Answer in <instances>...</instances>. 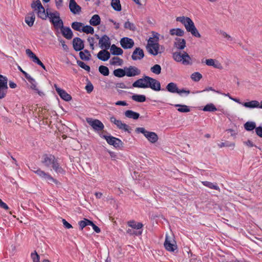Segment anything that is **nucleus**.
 <instances>
[{"label": "nucleus", "instance_id": "nucleus-1", "mask_svg": "<svg viewBox=\"0 0 262 262\" xmlns=\"http://www.w3.org/2000/svg\"><path fill=\"white\" fill-rule=\"evenodd\" d=\"M41 163L45 167L53 170L57 174L66 173V170L61 167L58 158L52 154H43L41 157Z\"/></svg>", "mask_w": 262, "mask_h": 262}, {"label": "nucleus", "instance_id": "nucleus-2", "mask_svg": "<svg viewBox=\"0 0 262 262\" xmlns=\"http://www.w3.org/2000/svg\"><path fill=\"white\" fill-rule=\"evenodd\" d=\"M153 37H149L147 40L146 48L149 54L156 56L159 53V44L158 43L160 34H152Z\"/></svg>", "mask_w": 262, "mask_h": 262}, {"label": "nucleus", "instance_id": "nucleus-3", "mask_svg": "<svg viewBox=\"0 0 262 262\" xmlns=\"http://www.w3.org/2000/svg\"><path fill=\"white\" fill-rule=\"evenodd\" d=\"M31 170L36 174L41 179L46 180L48 183L50 182L54 183V184L58 185L59 184V181L54 179L50 174L48 172H46L45 171L42 170L40 168L36 167L34 166L29 167Z\"/></svg>", "mask_w": 262, "mask_h": 262}, {"label": "nucleus", "instance_id": "nucleus-4", "mask_svg": "<svg viewBox=\"0 0 262 262\" xmlns=\"http://www.w3.org/2000/svg\"><path fill=\"white\" fill-rule=\"evenodd\" d=\"M176 20L181 23L189 33H199L192 19L186 16H179L176 18Z\"/></svg>", "mask_w": 262, "mask_h": 262}, {"label": "nucleus", "instance_id": "nucleus-5", "mask_svg": "<svg viewBox=\"0 0 262 262\" xmlns=\"http://www.w3.org/2000/svg\"><path fill=\"white\" fill-rule=\"evenodd\" d=\"M176 20L181 23L189 33H199L192 19L186 16H179L176 18Z\"/></svg>", "mask_w": 262, "mask_h": 262}, {"label": "nucleus", "instance_id": "nucleus-6", "mask_svg": "<svg viewBox=\"0 0 262 262\" xmlns=\"http://www.w3.org/2000/svg\"><path fill=\"white\" fill-rule=\"evenodd\" d=\"M71 27L76 31L80 33H94V29L90 25H84L81 22L74 21L71 24Z\"/></svg>", "mask_w": 262, "mask_h": 262}, {"label": "nucleus", "instance_id": "nucleus-7", "mask_svg": "<svg viewBox=\"0 0 262 262\" xmlns=\"http://www.w3.org/2000/svg\"><path fill=\"white\" fill-rule=\"evenodd\" d=\"M136 132L142 134L151 143H155L158 140V136L156 133L147 131L144 127L136 128Z\"/></svg>", "mask_w": 262, "mask_h": 262}, {"label": "nucleus", "instance_id": "nucleus-8", "mask_svg": "<svg viewBox=\"0 0 262 262\" xmlns=\"http://www.w3.org/2000/svg\"><path fill=\"white\" fill-rule=\"evenodd\" d=\"M164 89L165 91H167L169 93L172 94L177 93L180 96H182V93H185L186 95H188L190 93V91L189 90H187L184 88L179 89L178 87L177 84L173 82L168 83Z\"/></svg>", "mask_w": 262, "mask_h": 262}, {"label": "nucleus", "instance_id": "nucleus-9", "mask_svg": "<svg viewBox=\"0 0 262 262\" xmlns=\"http://www.w3.org/2000/svg\"><path fill=\"white\" fill-rule=\"evenodd\" d=\"M100 136L101 138L105 139L109 145H112L116 148H120L123 146V142L118 138L111 135L107 136L102 134H100Z\"/></svg>", "mask_w": 262, "mask_h": 262}, {"label": "nucleus", "instance_id": "nucleus-10", "mask_svg": "<svg viewBox=\"0 0 262 262\" xmlns=\"http://www.w3.org/2000/svg\"><path fill=\"white\" fill-rule=\"evenodd\" d=\"M8 78L6 76L0 74V100L5 98L7 95Z\"/></svg>", "mask_w": 262, "mask_h": 262}, {"label": "nucleus", "instance_id": "nucleus-11", "mask_svg": "<svg viewBox=\"0 0 262 262\" xmlns=\"http://www.w3.org/2000/svg\"><path fill=\"white\" fill-rule=\"evenodd\" d=\"M147 80H148L146 81L148 82L147 85H146L147 88H150L152 90L156 92L165 91L164 88H161V83L158 80L150 77L147 78Z\"/></svg>", "mask_w": 262, "mask_h": 262}, {"label": "nucleus", "instance_id": "nucleus-12", "mask_svg": "<svg viewBox=\"0 0 262 262\" xmlns=\"http://www.w3.org/2000/svg\"><path fill=\"white\" fill-rule=\"evenodd\" d=\"M86 120L89 124L91 125L95 131H101L104 128L102 122L98 119H93L92 118H88L86 119Z\"/></svg>", "mask_w": 262, "mask_h": 262}, {"label": "nucleus", "instance_id": "nucleus-13", "mask_svg": "<svg viewBox=\"0 0 262 262\" xmlns=\"http://www.w3.org/2000/svg\"><path fill=\"white\" fill-rule=\"evenodd\" d=\"M110 121L112 123L115 124L119 129L123 130L129 134L131 133V129L129 128V126L126 124L123 123L121 120H117L115 117H111Z\"/></svg>", "mask_w": 262, "mask_h": 262}, {"label": "nucleus", "instance_id": "nucleus-14", "mask_svg": "<svg viewBox=\"0 0 262 262\" xmlns=\"http://www.w3.org/2000/svg\"><path fill=\"white\" fill-rule=\"evenodd\" d=\"M149 76L147 75H144L141 78H139L135 81L133 83V87L137 88H141V89H147V78H149Z\"/></svg>", "mask_w": 262, "mask_h": 262}, {"label": "nucleus", "instance_id": "nucleus-15", "mask_svg": "<svg viewBox=\"0 0 262 262\" xmlns=\"http://www.w3.org/2000/svg\"><path fill=\"white\" fill-rule=\"evenodd\" d=\"M120 43L121 47L124 49H129L133 47L134 46L135 42L133 39L124 37H122L120 40Z\"/></svg>", "mask_w": 262, "mask_h": 262}, {"label": "nucleus", "instance_id": "nucleus-16", "mask_svg": "<svg viewBox=\"0 0 262 262\" xmlns=\"http://www.w3.org/2000/svg\"><path fill=\"white\" fill-rule=\"evenodd\" d=\"M54 87L57 93L62 100L66 101H69L72 99L71 96L69 94L64 90L59 88L56 84H54Z\"/></svg>", "mask_w": 262, "mask_h": 262}, {"label": "nucleus", "instance_id": "nucleus-17", "mask_svg": "<svg viewBox=\"0 0 262 262\" xmlns=\"http://www.w3.org/2000/svg\"><path fill=\"white\" fill-rule=\"evenodd\" d=\"M144 57V53L143 49H142L140 47H137L136 48V49L133 52L132 55V59L134 61H136L138 60H141L143 59Z\"/></svg>", "mask_w": 262, "mask_h": 262}, {"label": "nucleus", "instance_id": "nucleus-18", "mask_svg": "<svg viewBox=\"0 0 262 262\" xmlns=\"http://www.w3.org/2000/svg\"><path fill=\"white\" fill-rule=\"evenodd\" d=\"M100 47L101 49L105 48L107 50L110 47L111 42L110 38L106 34L103 35L100 38L99 41Z\"/></svg>", "mask_w": 262, "mask_h": 262}, {"label": "nucleus", "instance_id": "nucleus-19", "mask_svg": "<svg viewBox=\"0 0 262 262\" xmlns=\"http://www.w3.org/2000/svg\"><path fill=\"white\" fill-rule=\"evenodd\" d=\"M73 46L76 51H80L84 48L83 41L79 37H75L73 40Z\"/></svg>", "mask_w": 262, "mask_h": 262}, {"label": "nucleus", "instance_id": "nucleus-20", "mask_svg": "<svg viewBox=\"0 0 262 262\" xmlns=\"http://www.w3.org/2000/svg\"><path fill=\"white\" fill-rule=\"evenodd\" d=\"M69 9L70 11L74 14L79 13L81 11V8L79 6L75 0L69 1Z\"/></svg>", "mask_w": 262, "mask_h": 262}, {"label": "nucleus", "instance_id": "nucleus-21", "mask_svg": "<svg viewBox=\"0 0 262 262\" xmlns=\"http://www.w3.org/2000/svg\"><path fill=\"white\" fill-rule=\"evenodd\" d=\"M126 70V75L127 77H133L138 75L140 74L141 71L137 68L133 66H130L125 69Z\"/></svg>", "mask_w": 262, "mask_h": 262}, {"label": "nucleus", "instance_id": "nucleus-22", "mask_svg": "<svg viewBox=\"0 0 262 262\" xmlns=\"http://www.w3.org/2000/svg\"><path fill=\"white\" fill-rule=\"evenodd\" d=\"M110 57L111 54L107 50H102L97 54V58L103 61L108 60Z\"/></svg>", "mask_w": 262, "mask_h": 262}, {"label": "nucleus", "instance_id": "nucleus-23", "mask_svg": "<svg viewBox=\"0 0 262 262\" xmlns=\"http://www.w3.org/2000/svg\"><path fill=\"white\" fill-rule=\"evenodd\" d=\"M164 247L166 250L170 252H174L177 248V246L171 243L170 241L166 236L164 242Z\"/></svg>", "mask_w": 262, "mask_h": 262}, {"label": "nucleus", "instance_id": "nucleus-24", "mask_svg": "<svg viewBox=\"0 0 262 262\" xmlns=\"http://www.w3.org/2000/svg\"><path fill=\"white\" fill-rule=\"evenodd\" d=\"M127 225L133 229L138 230H143L142 228L143 227V225L141 222L137 223L134 220H131L127 222Z\"/></svg>", "mask_w": 262, "mask_h": 262}, {"label": "nucleus", "instance_id": "nucleus-25", "mask_svg": "<svg viewBox=\"0 0 262 262\" xmlns=\"http://www.w3.org/2000/svg\"><path fill=\"white\" fill-rule=\"evenodd\" d=\"M35 16L34 12L28 13L25 17V22L29 26L32 27L34 24Z\"/></svg>", "mask_w": 262, "mask_h": 262}, {"label": "nucleus", "instance_id": "nucleus-26", "mask_svg": "<svg viewBox=\"0 0 262 262\" xmlns=\"http://www.w3.org/2000/svg\"><path fill=\"white\" fill-rule=\"evenodd\" d=\"M174 46L179 50H183L186 47V41L183 38H177L174 42Z\"/></svg>", "mask_w": 262, "mask_h": 262}, {"label": "nucleus", "instance_id": "nucleus-27", "mask_svg": "<svg viewBox=\"0 0 262 262\" xmlns=\"http://www.w3.org/2000/svg\"><path fill=\"white\" fill-rule=\"evenodd\" d=\"M201 183L205 186L212 189L220 191V188L216 183H212L209 181H202Z\"/></svg>", "mask_w": 262, "mask_h": 262}, {"label": "nucleus", "instance_id": "nucleus-28", "mask_svg": "<svg viewBox=\"0 0 262 262\" xmlns=\"http://www.w3.org/2000/svg\"><path fill=\"white\" fill-rule=\"evenodd\" d=\"M124 115L126 117L135 120L138 119L140 117V114L132 110L126 111L124 113Z\"/></svg>", "mask_w": 262, "mask_h": 262}, {"label": "nucleus", "instance_id": "nucleus-29", "mask_svg": "<svg viewBox=\"0 0 262 262\" xmlns=\"http://www.w3.org/2000/svg\"><path fill=\"white\" fill-rule=\"evenodd\" d=\"M243 106L250 109L258 108V101L257 100H251L249 102H244Z\"/></svg>", "mask_w": 262, "mask_h": 262}, {"label": "nucleus", "instance_id": "nucleus-30", "mask_svg": "<svg viewBox=\"0 0 262 262\" xmlns=\"http://www.w3.org/2000/svg\"><path fill=\"white\" fill-rule=\"evenodd\" d=\"M111 51L113 55H122L123 53V50L114 44L111 46Z\"/></svg>", "mask_w": 262, "mask_h": 262}, {"label": "nucleus", "instance_id": "nucleus-31", "mask_svg": "<svg viewBox=\"0 0 262 262\" xmlns=\"http://www.w3.org/2000/svg\"><path fill=\"white\" fill-rule=\"evenodd\" d=\"M101 19L99 15H94L89 21L91 25L93 26H98L100 24Z\"/></svg>", "mask_w": 262, "mask_h": 262}, {"label": "nucleus", "instance_id": "nucleus-32", "mask_svg": "<svg viewBox=\"0 0 262 262\" xmlns=\"http://www.w3.org/2000/svg\"><path fill=\"white\" fill-rule=\"evenodd\" d=\"M244 126L245 130L248 132L252 131L256 128V123L254 121H247L244 124Z\"/></svg>", "mask_w": 262, "mask_h": 262}, {"label": "nucleus", "instance_id": "nucleus-33", "mask_svg": "<svg viewBox=\"0 0 262 262\" xmlns=\"http://www.w3.org/2000/svg\"><path fill=\"white\" fill-rule=\"evenodd\" d=\"M111 6L116 11L119 12L122 10L120 0H112Z\"/></svg>", "mask_w": 262, "mask_h": 262}, {"label": "nucleus", "instance_id": "nucleus-34", "mask_svg": "<svg viewBox=\"0 0 262 262\" xmlns=\"http://www.w3.org/2000/svg\"><path fill=\"white\" fill-rule=\"evenodd\" d=\"M174 106L178 107L177 110L181 113H188L190 111L189 107L185 104H174Z\"/></svg>", "mask_w": 262, "mask_h": 262}, {"label": "nucleus", "instance_id": "nucleus-35", "mask_svg": "<svg viewBox=\"0 0 262 262\" xmlns=\"http://www.w3.org/2000/svg\"><path fill=\"white\" fill-rule=\"evenodd\" d=\"M131 98L138 102H144L146 101V97L144 95L134 94L131 97Z\"/></svg>", "mask_w": 262, "mask_h": 262}, {"label": "nucleus", "instance_id": "nucleus-36", "mask_svg": "<svg viewBox=\"0 0 262 262\" xmlns=\"http://www.w3.org/2000/svg\"><path fill=\"white\" fill-rule=\"evenodd\" d=\"M26 78L28 80L29 83L31 84L30 88L31 89L37 91V83L35 80L32 78L29 74L26 76Z\"/></svg>", "mask_w": 262, "mask_h": 262}, {"label": "nucleus", "instance_id": "nucleus-37", "mask_svg": "<svg viewBox=\"0 0 262 262\" xmlns=\"http://www.w3.org/2000/svg\"><path fill=\"white\" fill-rule=\"evenodd\" d=\"M191 59L188 54L185 52L183 53V61L182 64L184 65H191L192 62H191Z\"/></svg>", "mask_w": 262, "mask_h": 262}, {"label": "nucleus", "instance_id": "nucleus-38", "mask_svg": "<svg viewBox=\"0 0 262 262\" xmlns=\"http://www.w3.org/2000/svg\"><path fill=\"white\" fill-rule=\"evenodd\" d=\"M125 70V69H122L121 68L116 69L113 71V74L116 77L119 78L123 77L126 74Z\"/></svg>", "mask_w": 262, "mask_h": 262}, {"label": "nucleus", "instance_id": "nucleus-39", "mask_svg": "<svg viewBox=\"0 0 262 262\" xmlns=\"http://www.w3.org/2000/svg\"><path fill=\"white\" fill-rule=\"evenodd\" d=\"M48 16L49 17L50 21L52 24L60 18L59 13L57 11L55 12H50L48 14Z\"/></svg>", "mask_w": 262, "mask_h": 262}, {"label": "nucleus", "instance_id": "nucleus-40", "mask_svg": "<svg viewBox=\"0 0 262 262\" xmlns=\"http://www.w3.org/2000/svg\"><path fill=\"white\" fill-rule=\"evenodd\" d=\"M204 112H213L217 111V108L213 103H208L203 108Z\"/></svg>", "mask_w": 262, "mask_h": 262}, {"label": "nucleus", "instance_id": "nucleus-41", "mask_svg": "<svg viewBox=\"0 0 262 262\" xmlns=\"http://www.w3.org/2000/svg\"><path fill=\"white\" fill-rule=\"evenodd\" d=\"M52 24L55 29L57 30V33H59L58 30L61 29L62 27H63V23L62 20L60 18H59L58 19L56 20Z\"/></svg>", "mask_w": 262, "mask_h": 262}, {"label": "nucleus", "instance_id": "nucleus-42", "mask_svg": "<svg viewBox=\"0 0 262 262\" xmlns=\"http://www.w3.org/2000/svg\"><path fill=\"white\" fill-rule=\"evenodd\" d=\"M98 70L99 72L104 76H107L110 74L108 68L103 65H101L99 67Z\"/></svg>", "mask_w": 262, "mask_h": 262}, {"label": "nucleus", "instance_id": "nucleus-43", "mask_svg": "<svg viewBox=\"0 0 262 262\" xmlns=\"http://www.w3.org/2000/svg\"><path fill=\"white\" fill-rule=\"evenodd\" d=\"M124 28H125L126 29H128L130 31H132L133 32H134L136 30V27L135 25L133 23L129 21L128 20L125 22V23L124 24Z\"/></svg>", "mask_w": 262, "mask_h": 262}, {"label": "nucleus", "instance_id": "nucleus-44", "mask_svg": "<svg viewBox=\"0 0 262 262\" xmlns=\"http://www.w3.org/2000/svg\"><path fill=\"white\" fill-rule=\"evenodd\" d=\"M172 58L177 62H181L183 61V54L180 52H174L172 53Z\"/></svg>", "mask_w": 262, "mask_h": 262}, {"label": "nucleus", "instance_id": "nucleus-45", "mask_svg": "<svg viewBox=\"0 0 262 262\" xmlns=\"http://www.w3.org/2000/svg\"><path fill=\"white\" fill-rule=\"evenodd\" d=\"M31 7L35 10L39 9H43V7L39 0H34L31 4Z\"/></svg>", "mask_w": 262, "mask_h": 262}, {"label": "nucleus", "instance_id": "nucleus-46", "mask_svg": "<svg viewBox=\"0 0 262 262\" xmlns=\"http://www.w3.org/2000/svg\"><path fill=\"white\" fill-rule=\"evenodd\" d=\"M110 62L112 65L118 64L121 66L123 63V60L119 57H114L111 59Z\"/></svg>", "mask_w": 262, "mask_h": 262}, {"label": "nucleus", "instance_id": "nucleus-47", "mask_svg": "<svg viewBox=\"0 0 262 262\" xmlns=\"http://www.w3.org/2000/svg\"><path fill=\"white\" fill-rule=\"evenodd\" d=\"M37 10L38 16L43 19H46L47 17L48 16V13L47 14L45 13V9L43 8V9H36Z\"/></svg>", "mask_w": 262, "mask_h": 262}, {"label": "nucleus", "instance_id": "nucleus-48", "mask_svg": "<svg viewBox=\"0 0 262 262\" xmlns=\"http://www.w3.org/2000/svg\"><path fill=\"white\" fill-rule=\"evenodd\" d=\"M190 77L194 81L198 82L202 78V75L200 73L196 72L192 73Z\"/></svg>", "mask_w": 262, "mask_h": 262}, {"label": "nucleus", "instance_id": "nucleus-49", "mask_svg": "<svg viewBox=\"0 0 262 262\" xmlns=\"http://www.w3.org/2000/svg\"><path fill=\"white\" fill-rule=\"evenodd\" d=\"M150 70L153 73L159 75L161 73V67L159 64H155L151 68Z\"/></svg>", "mask_w": 262, "mask_h": 262}, {"label": "nucleus", "instance_id": "nucleus-50", "mask_svg": "<svg viewBox=\"0 0 262 262\" xmlns=\"http://www.w3.org/2000/svg\"><path fill=\"white\" fill-rule=\"evenodd\" d=\"M77 64L81 68L85 70L86 71L89 72L91 70V68L90 66L86 65L84 62L80 61L79 60H77Z\"/></svg>", "mask_w": 262, "mask_h": 262}, {"label": "nucleus", "instance_id": "nucleus-51", "mask_svg": "<svg viewBox=\"0 0 262 262\" xmlns=\"http://www.w3.org/2000/svg\"><path fill=\"white\" fill-rule=\"evenodd\" d=\"M143 230L133 231L132 229H128L126 230V233L130 235H135L136 236H140L142 234Z\"/></svg>", "mask_w": 262, "mask_h": 262}, {"label": "nucleus", "instance_id": "nucleus-52", "mask_svg": "<svg viewBox=\"0 0 262 262\" xmlns=\"http://www.w3.org/2000/svg\"><path fill=\"white\" fill-rule=\"evenodd\" d=\"M31 257L32 259L33 262H39L40 257L36 251L31 253Z\"/></svg>", "mask_w": 262, "mask_h": 262}, {"label": "nucleus", "instance_id": "nucleus-53", "mask_svg": "<svg viewBox=\"0 0 262 262\" xmlns=\"http://www.w3.org/2000/svg\"><path fill=\"white\" fill-rule=\"evenodd\" d=\"M218 146L220 147H232L233 148L235 146V144L234 143H229L228 142H221L218 144Z\"/></svg>", "mask_w": 262, "mask_h": 262}, {"label": "nucleus", "instance_id": "nucleus-54", "mask_svg": "<svg viewBox=\"0 0 262 262\" xmlns=\"http://www.w3.org/2000/svg\"><path fill=\"white\" fill-rule=\"evenodd\" d=\"M79 55L80 59L82 60L88 61L90 60L91 57L87 55H85L84 53L82 51H80V52L79 53Z\"/></svg>", "mask_w": 262, "mask_h": 262}, {"label": "nucleus", "instance_id": "nucleus-55", "mask_svg": "<svg viewBox=\"0 0 262 262\" xmlns=\"http://www.w3.org/2000/svg\"><path fill=\"white\" fill-rule=\"evenodd\" d=\"M33 61L37 64L40 66L44 70L47 71L46 67L43 64V63L39 60L37 56L35 57V58L33 60Z\"/></svg>", "mask_w": 262, "mask_h": 262}, {"label": "nucleus", "instance_id": "nucleus-56", "mask_svg": "<svg viewBox=\"0 0 262 262\" xmlns=\"http://www.w3.org/2000/svg\"><path fill=\"white\" fill-rule=\"evenodd\" d=\"M26 54L33 60L37 56L29 49L26 50Z\"/></svg>", "mask_w": 262, "mask_h": 262}, {"label": "nucleus", "instance_id": "nucleus-57", "mask_svg": "<svg viewBox=\"0 0 262 262\" xmlns=\"http://www.w3.org/2000/svg\"><path fill=\"white\" fill-rule=\"evenodd\" d=\"M205 62H206V64L208 66H213L215 68H220V69L222 68V67L219 68L214 64V60L213 59H206Z\"/></svg>", "mask_w": 262, "mask_h": 262}, {"label": "nucleus", "instance_id": "nucleus-58", "mask_svg": "<svg viewBox=\"0 0 262 262\" xmlns=\"http://www.w3.org/2000/svg\"><path fill=\"white\" fill-rule=\"evenodd\" d=\"M57 36L58 37V40L59 42L61 44L63 49L66 51H68L69 48L68 46L66 45L64 40L60 38V37L58 35Z\"/></svg>", "mask_w": 262, "mask_h": 262}, {"label": "nucleus", "instance_id": "nucleus-59", "mask_svg": "<svg viewBox=\"0 0 262 262\" xmlns=\"http://www.w3.org/2000/svg\"><path fill=\"white\" fill-rule=\"evenodd\" d=\"M60 33H73L72 29L69 27H66L63 25V27L60 29Z\"/></svg>", "mask_w": 262, "mask_h": 262}, {"label": "nucleus", "instance_id": "nucleus-60", "mask_svg": "<svg viewBox=\"0 0 262 262\" xmlns=\"http://www.w3.org/2000/svg\"><path fill=\"white\" fill-rule=\"evenodd\" d=\"M85 89L88 93H90L93 91L94 89V86L92 83L89 82L85 86Z\"/></svg>", "mask_w": 262, "mask_h": 262}, {"label": "nucleus", "instance_id": "nucleus-61", "mask_svg": "<svg viewBox=\"0 0 262 262\" xmlns=\"http://www.w3.org/2000/svg\"><path fill=\"white\" fill-rule=\"evenodd\" d=\"M213 91L214 92H215V93H217L218 94H220L221 93V92L219 91H216L212 87H208V88H205L204 90H203V91H197L196 93H201V92H206V91Z\"/></svg>", "mask_w": 262, "mask_h": 262}, {"label": "nucleus", "instance_id": "nucleus-62", "mask_svg": "<svg viewBox=\"0 0 262 262\" xmlns=\"http://www.w3.org/2000/svg\"><path fill=\"white\" fill-rule=\"evenodd\" d=\"M78 225L79 226L80 229L82 230L83 228L86 226L85 219H84L83 220L79 221L78 222Z\"/></svg>", "mask_w": 262, "mask_h": 262}, {"label": "nucleus", "instance_id": "nucleus-63", "mask_svg": "<svg viewBox=\"0 0 262 262\" xmlns=\"http://www.w3.org/2000/svg\"><path fill=\"white\" fill-rule=\"evenodd\" d=\"M256 134L259 137L262 138V126H259L255 128Z\"/></svg>", "mask_w": 262, "mask_h": 262}, {"label": "nucleus", "instance_id": "nucleus-64", "mask_svg": "<svg viewBox=\"0 0 262 262\" xmlns=\"http://www.w3.org/2000/svg\"><path fill=\"white\" fill-rule=\"evenodd\" d=\"M62 222L64 228L67 229H70L72 228V226L71 224L68 223L65 219H62Z\"/></svg>", "mask_w": 262, "mask_h": 262}]
</instances>
